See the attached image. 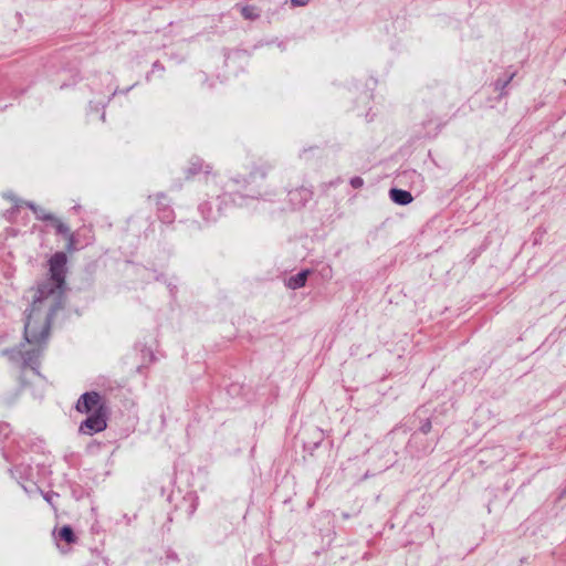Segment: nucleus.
Masks as SVG:
<instances>
[{
  "label": "nucleus",
  "instance_id": "nucleus-1",
  "mask_svg": "<svg viewBox=\"0 0 566 566\" xmlns=\"http://www.w3.org/2000/svg\"><path fill=\"white\" fill-rule=\"evenodd\" d=\"M66 262L64 252L54 253L49 261L50 277L32 290V303L24 325V338L36 347L46 344L52 318L65 305Z\"/></svg>",
  "mask_w": 566,
  "mask_h": 566
},
{
  "label": "nucleus",
  "instance_id": "nucleus-4",
  "mask_svg": "<svg viewBox=\"0 0 566 566\" xmlns=\"http://www.w3.org/2000/svg\"><path fill=\"white\" fill-rule=\"evenodd\" d=\"M389 195L394 202L402 206L408 205L413 200L412 195L409 191L402 189L394 188L390 190Z\"/></svg>",
  "mask_w": 566,
  "mask_h": 566
},
{
  "label": "nucleus",
  "instance_id": "nucleus-8",
  "mask_svg": "<svg viewBox=\"0 0 566 566\" xmlns=\"http://www.w3.org/2000/svg\"><path fill=\"white\" fill-rule=\"evenodd\" d=\"M59 536L69 544L74 543L76 539L73 530L67 525L60 530Z\"/></svg>",
  "mask_w": 566,
  "mask_h": 566
},
{
  "label": "nucleus",
  "instance_id": "nucleus-2",
  "mask_svg": "<svg viewBox=\"0 0 566 566\" xmlns=\"http://www.w3.org/2000/svg\"><path fill=\"white\" fill-rule=\"evenodd\" d=\"M76 410L82 413H95L106 411V408L101 395L95 391H91L81 396L76 403Z\"/></svg>",
  "mask_w": 566,
  "mask_h": 566
},
{
  "label": "nucleus",
  "instance_id": "nucleus-6",
  "mask_svg": "<svg viewBox=\"0 0 566 566\" xmlns=\"http://www.w3.org/2000/svg\"><path fill=\"white\" fill-rule=\"evenodd\" d=\"M50 222L55 229L56 233L71 238L70 228L62 220L54 216V219H52Z\"/></svg>",
  "mask_w": 566,
  "mask_h": 566
},
{
  "label": "nucleus",
  "instance_id": "nucleus-3",
  "mask_svg": "<svg viewBox=\"0 0 566 566\" xmlns=\"http://www.w3.org/2000/svg\"><path fill=\"white\" fill-rule=\"evenodd\" d=\"M106 411L91 413L81 424V431L87 434L101 432L106 428Z\"/></svg>",
  "mask_w": 566,
  "mask_h": 566
},
{
  "label": "nucleus",
  "instance_id": "nucleus-7",
  "mask_svg": "<svg viewBox=\"0 0 566 566\" xmlns=\"http://www.w3.org/2000/svg\"><path fill=\"white\" fill-rule=\"evenodd\" d=\"M30 208L35 213V217L39 220L50 222L52 219H54V214L43 208L35 207L34 205H30Z\"/></svg>",
  "mask_w": 566,
  "mask_h": 566
},
{
  "label": "nucleus",
  "instance_id": "nucleus-5",
  "mask_svg": "<svg viewBox=\"0 0 566 566\" xmlns=\"http://www.w3.org/2000/svg\"><path fill=\"white\" fill-rule=\"evenodd\" d=\"M308 274H310V271L305 270V271L297 273L294 276H291L287 281V286L293 290L304 286Z\"/></svg>",
  "mask_w": 566,
  "mask_h": 566
},
{
  "label": "nucleus",
  "instance_id": "nucleus-9",
  "mask_svg": "<svg viewBox=\"0 0 566 566\" xmlns=\"http://www.w3.org/2000/svg\"><path fill=\"white\" fill-rule=\"evenodd\" d=\"M241 14L247 20H255L259 18V13L256 12V8L251 6L242 7Z\"/></svg>",
  "mask_w": 566,
  "mask_h": 566
},
{
  "label": "nucleus",
  "instance_id": "nucleus-11",
  "mask_svg": "<svg viewBox=\"0 0 566 566\" xmlns=\"http://www.w3.org/2000/svg\"><path fill=\"white\" fill-rule=\"evenodd\" d=\"M352 185H353L355 188H357V187H359V186H361V185H363V180H361L360 178H354V179L352 180Z\"/></svg>",
  "mask_w": 566,
  "mask_h": 566
},
{
  "label": "nucleus",
  "instance_id": "nucleus-10",
  "mask_svg": "<svg viewBox=\"0 0 566 566\" xmlns=\"http://www.w3.org/2000/svg\"><path fill=\"white\" fill-rule=\"evenodd\" d=\"M310 0H291L294 7H304L308 3Z\"/></svg>",
  "mask_w": 566,
  "mask_h": 566
}]
</instances>
